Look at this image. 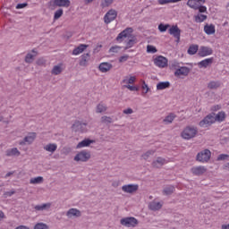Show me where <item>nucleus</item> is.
<instances>
[{"instance_id":"13d9d810","label":"nucleus","mask_w":229,"mask_h":229,"mask_svg":"<svg viewBox=\"0 0 229 229\" xmlns=\"http://www.w3.org/2000/svg\"><path fill=\"white\" fill-rule=\"evenodd\" d=\"M135 44H136V41H135V38H133V39H130L127 42L126 46H127V47H133V46H135Z\"/></svg>"},{"instance_id":"b1692460","label":"nucleus","mask_w":229,"mask_h":229,"mask_svg":"<svg viewBox=\"0 0 229 229\" xmlns=\"http://www.w3.org/2000/svg\"><path fill=\"white\" fill-rule=\"evenodd\" d=\"M154 64L157 67H167V58H155Z\"/></svg>"},{"instance_id":"c9c22d12","label":"nucleus","mask_w":229,"mask_h":229,"mask_svg":"<svg viewBox=\"0 0 229 229\" xmlns=\"http://www.w3.org/2000/svg\"><path fill=\"white\" fill-rule=\"evenodd\" d=\"M226 119V114L224 111L219 112L215 116V122L217 121L218 123H223Z\"/></svg>"},{"instance_id":"72a5a7b5","label":"nucleus","mask_w":229,"mask_h":229,"mask_svg":"<svg viewBox=\"0 0 229 229\" xmlns=\"http://www.w3.org/2000/svg\"><path fill=\"white\" fill-rule=\"evenodd\" d=\"M173 192H174V186L173 185L165 186L163 190L164 196H171Z\"/></svg>"},{"instance_id":"4468645a","label":"nucleus","mask_w":229,"mask_h":229,"mask_svg":"<svg viewBox=\"0 0 229 229\" xmlns=\"http://www.w3.org/2000/svg\"><path fill=\"white\" fill-rule=\"evenodd\" d=\"M169 161L164 157H157L156 160L152 162V167L156 169H160L163 165H165Z\"/></svg>"},{"instance_id":"c03bdc74","label":"nucleus","mask_w":229,"mask_h":229,"mask_svg":"<svg viewBox=\"0 0 229 229\" xmlns=\"http://www.w3.org/2000/svg\"><path fill=\"white\" fill-rule=\"evenodd\" d=\"M182 0H157L158 4H169V3H178Z\"/></svg>"},{"instance_id":"aec40b11","label":"nucleus","mask_w":229,"mask_h":229,"mask_svg":"<svg viewBox=\"0 0 229 229\" xmlns=\"http://www.w3.org/2000/svg\"><path fill=\"white\" fill-rule=\"evenodd\" d=\"M137 81V77L135 76H125L121 81V85H133Z\"/></svg>"},{"instance_id":"ea45409f","label":"nucleus","mask_w":229,"mask_h":229,"mask_svg":"<svg viewBox=\"0 0 229 229\" xmlns=\"http://www.w3.org/2000/svg\"><path fill=\"white\" fill-rule=\"evenodd\" d=\"M19 155H21V152L17 148H11L7 151L8 157H19Z\"/></svg>"},{"instance_id":"c85d7f7f","label":"nucleus","mask_w":229,"mask_h":229,"mask_svg":"<svg viewBox=\"0 0 229 229\" xmlns=\"http://www.w3.org/2000/svg\"><path fill=\"white\" fill-rule=\"evenodd\" d=\"M174 119H176V114H174V113H170L168 115L165 117L163 123L165 124H171L173 121H174Z\"/></svg>"},{"instance_id":"473e14b6","label":"nucleus","mask_w":229,"mask_h":229,"mask_svg":"<svg viewBox=\"0 0 229 229\" xmlns=\"http://www.w3.org/2000/svg\"><path fill=\"white\" fill-rule=\"evenodd\" d=\"M212 64V58L204 59L201 62L199 63V67L200 69H206V67H208V65H211Z\"/></svg>"},{"instance_id":"e433bc0d","label":"nucleus","mask_w":229,"mask_h":229,"mask_svg":"<svg viewBox=\"0 0 229 229\" xmlns=\"http://www.w3.org/2000/svg\"><path fill=\"white\" fill-rule=\"evenodd\" d=\"M199 51V47L198 45H191L188 48V55H196Z\"/></svg>"},{"instance_id":"bf43d9fd","label":"nucleus","mask_w":229,"mask_h":229,"mask_svg":"<svg viewBox=\"0 0 229 229\" xmlns=\"http://www.w3.org/2000/svg\"><path fill=\"white\" fill-rule=\"evenodd\" d=\"M13 194H15V191H5L4 193V198H10L11 196H13Z\"/></svg>"},{"instance_id":"7ed1b4c3","label":"nucleus","mask_w":229,"mask_h":229,"mask_svg":"<svg viewBox=\"0 0 229 229\" xmlns=\"http://www.w3.org/2000/svg\"><path fill=\"white\" fill-rule=\"evenodd\" d=\"M87 126H89V123L87 121H80L77 120L72 125V129L73 131H81V133H85L87 131Z\"/></svg>"},{"instance_id":"58836bf2","label":"nucleus","mask_w":229,"mask_h":229,"mask_svg":"<svg viewBox=\"0 0 229 229\" xmlns=\"http://www.w3.org/2000/svg\"><path fill=\"white\" fill-rule=\"evenodd\" d=\"M208 16L205 14L199 13L194 16L195 22H204V21H207Z\"/></svg>"},{"instance_id":"423d86ee","label":"nucleus","mask_w":229,"mask_h":229,"mask_svg":"<svg viewBox=\"0 0 229 229\" xmlns=\"http://www.w3.org/2000/svg\"><path fill=\"white\" fill-rule=\"evenodd\" d=\"M73 160L75 162H89L90 160V153L87 150H82L76 154Z\"/></svg>"},{"instance_id":"f03ea898","label":"nucleus","mask_w":229,"mask_h":229,"mask_svg":"<svg viewBox=\"0 0 229 229\" xmlns=\"http://www.w3.org/2000/svg\"><path fill=\"white\" fill-rule=\"evenodd\" d=\"M210 157H212V152L206 148L197 154L196 160L201 164H207L210 160Z\"/></svg>"},{"instance_id":"8fccbe9b","label":"nucleus","mask_w":229,"mask_h":229,"mask_svg":"<svg viewBox=\"0 0 229 229\" xmlns=\"http://www.w3.org/2000/svg\"><path fill=\"white\" fill-rule=\"evenodd\" d=\"M112 3H114V0H104L101 4H102L103 8H106V7L110 6V4H112Z\"/></svg>"},{"instance_id":"bb28decb","label":"nucleus","mask_w":229,"mask_h":229,"mask_svg":"<svg viewBox=\"0 0 229 229\" xmlns=\"http://www.w3.org/2000/svg\"><path fill=\"white\" fill-rule=\"evenodd\" d=\"M94 144V140H83L79 142L76 146L77 149H81V148H89V145Z\"/></svg>"},{"instance_id":"9d476101","label":"nucleus","mask_w":229,"mask_h":229,"mask_svg":"<svg viewBox=\"0 0 229 229\" xmlns=\"http://www.w3.org/2000/svg\"><path fill=\"white\" fill-rule=\"evenodd\" d=\"M131 33H133V28L131 27L126 28L122 32H120L116 37L117 42H123V39L126 38L127 37H131Z\"/></svg>"},{"instance_id":"603ef678","label":"nucleus","mask_w":229,"mask_h":229,"mask_svg":"<svg viewBox=\"0 0 229 229\" xmlns=\"http://www.w3.org/2000/svg\"><path fill=\"white\" fill-rule=\"evenodd\" d=\"M147 51L148 53H157V47H155L154 46H151V45H148Z\"/></svg>"},{"instance_id":"052dcab7","label":"nucleus","mask_w":229,"mask_h":229,"mask_svg":"<svg viewBox=\"0 0 229 229\" xmlns=\"http://www.w3.org/2000/svg\"><path fill=\"white\" fill-rule=\"evenodd\" d=\"M123 114H125V115H131V114H133V109L131 108H127V109H124L123 111Z\"/></svg>"},{"instance_id":"20e7f679","label":"nucleus","mask_w":229,"mask_h":229,"mask_svg":"<svg viewBox=\"0 0 229 229\" xmlns=\"http://www.w3.org/2000/svg\"><path fill=\"white\" fill-rule=\"evenodd\" d=\"M120 223L123 226H126L127 228H135V226L139 225V220L133 216H130L122 218Z\"/></svg>"},{"instance_id":"37998d69","label":"nucleus","mask_w":229,"mask_h":229,"mask_svg":"<svg viewBox=\"0 0 229 229\" xmlns=\"http://www.w3.org/2000/svg\"><path fill=\"white\" fill-rule=\"evenodd\" d=\"M123 89H128L131 92H138L139 88L131 85H123Z\"/></svg>"},{"instance_id":"9b49d317","label":"nucleus","mask_w":229,"mask_h":229,"mask_svg":"<svg viewBox=\"0 0 229 229\" xmlns=\"http://www.w3.org/2000/svg\"><path fill=\"white\" fill-rule=\"evenodd\" d=\"M189 72H191L189 67L182 66L174 72V76H176V78H184L185 76H189Z\"/></svg>"},{"instance_id":"69168bd1","label":"nucleus","mask_w":229,"mask_h":229,"mask_svg":"<svg viewBox=\"0 0 229 229\" xmlns=\"http://www.w3.org/2000/svg\"><path fill=\"white\" fill-rule=\"evenodd\" d=\"M112 185L113 187H119V182H114Z\"/></svg>"},{"instance_id":"3c124183","label":"nucleus","mask_w":229,"mask_h":229,"mask_svg":"<svg viewBox=\"0 0 229 229\" xmlns=\"http://www.w3.org/2000/svg\"><path fill=\"white\" fill-rule=\"evenodd\" d=\"M120 50H121V47H119V46H114V47H112L109 49V53H119Z\"/></svg>"},{"instance_id":"ddd939ff","label":"nucleus","mask_w":229,"mask_h":229,"mask_svg":"<svg viewBox=\"0 0 229 229\" xmlns=\"http://www.w3.org/2000/svg\"><path fill=\"white\" fill-rule=\"evenodd\" d=\"M191 171L192 174H194V176H202V174H205V173H207V167L203 165L194 166L191 168Z\"/></svg>"},{"instance_id":"f8f14e48","label":"nucleus","mask_w":229,"mask_h":229,"mask_svg":"<svg viewBox=\"0 0 229 229\" xmlns=\"http://www.w3.org/2000/svg\"><path fill=\"white\" fill-rule=\"evenodd\" d=\"M122 191L126 194H133V192L139 191V184H125L122 186Z\"/></svg>"},{"instance_id":"412c9836","label":"nucleus","mask_w":229,"mask_h":229,"mask_svg":"<svg viewBox=\"0 0 229 229\" xmlns=\"http://www.w3.org/2000/svg\"><path fill=\"white\" fill-rule=\"evenodd\" d=\"M164 203L162 202H158L157 200H152L149 204H148V208L149 210H160V208H162Z\"/></svg>"},{"instance_id":"39448f33","label":"nucleus","mask_w":229,"mask_h":229,"mask_svg":"<svg viewBox=\"0 0 229 229\" xmlns=\"http://www.w3.org/2000/svg\"><path fill=\"white\" fill-rule=\"evenodd\" d=\"M35 139H37V132H29L23 140L19 141V144L20 146H26L27 144L30 146L35 142Z\"/></svg>"},{"instance_id":"de8ad7c7","label":"nucleus","mask_w":229,"mask_h":229,"mask_svg":"<svg viewBox=\"0 0 229 229\" xmlns=\"http://www.w3.org/2000/svg\"><path fill=\"white\" fill-rule=\"evenodd\" d=\"M142 83L141 89L143 90V94H148V92H149V87L147 85L146 81H142Z\"/></svg>"},{"instance_id":"0eeeda50","label":"nucleus","mask_w":229,"mask_h":229,"mask_svg":"<svg viewBox=\"0 0 229 229\" xmlns=\"http://www.w3.org/2000/svg\"><path fill=\"white\" fill-rule=\"evenodd\" d=\"M117 19V11L115 9L109 10L104 16V22L105 24H110L113 21Z\"/></svg>"},{"instance_id":"5701e85b","label":"nucleus","mask_w":229,"mask_h":229,"mask_svg":"<svg viewBox=\"0 0 229 229\" xmlns=\"http://www.w3.org/2000/svg\"><path fill=\"white\" fill-rule=\"evenodd\" d=\"M114 67L110 63H101L98 66L100 72H108Z\"/></svg>"},{"instance_id":"864d4df0","label":"nucleus","mask_w":229,"mask_h":229,"mask_svg":"<svg viewBox=\"0 0 229 229\" xmlns=\"http://www.w3.org/2000/svg\"><path fill=\"white\" fill-rule=\"evenodd\" d=\"M226 158H229V156L226 154H221L217 157L216 160L220 162L221 160H226Z\"/></svg>"},{"instance_id":"79ce46f5","label":"nucleus","mask_w":229,"mask_h":229,"mask_svg":"<svg viewBox=\"0 0 229 229\" xmlns=\"http://www.w3.org/2000/svg\"><path fill=\"white\" fill-rule=\"evenodd\" d=\"M37 55H38V52L34 48L26 55L25 58H35Z\"/></svg>"},{"instance_id":"dca6fc26","label":"nucleus","mask_w":229,"mask_h":229,"mask_svg":"<svg viewBox=\"0 0 229 229\" xmlns=\"http://www.w3.org/2000/svg\"><path fill=\"white\" fill-rule=\"evenodd\" d=\"M212 53H214V51L212 50L211 47H200L199 48L198 55H199V56L205 57V56H208V55H212Z\"/></svg>"},{"instance_id":"4be33fe9","label":"nucleus","mask_w":229,"mask_h":229,"mask_svg":"<svg viewBox=\"0 0 229 229\" xmlns=\"http://www.w3.org/2000/svg\"><path fill=\"white\" fill-rule=\"evenodd\" d=\"M43 149L53 155L58 149V145L56 143H48L43 147Z\"/></svg>"},{"instance_id":"5fc2aeb1","label":"nucleus","mask_w":229,"mask_h":229,"mask_svg":"<svg viewBox=\"0 0 229 229\" xmlns=\"http://www.w3.org/2000/svg\"><path fill=\"white\" fill-rule=\"evenodd\" d=\"M80 65L81 66V67H87V65H88V64H89V60L88 59H81L80 60Z\"/></svg>"},{"instance_id":"6e6552de","label":"nucleus","mask_w":229,"mask_h":229,"mask_svg":"<svg viewBox=\"0 0 229 229\" xmlns=\"http://www.w3.org/2000/svg\"><path fill=\"white\" fill-rule=\"evenodd\" d=\"M169 35H172L175 38L176 42H180V37L182 35V30L178 28V25H174L168 30Z\"/></svg>"},{"instance_id":"a878e982","label":"nucleus","mask_w":229,"mask_h":229,"mask_svg":"<svg viewBox=\"0 0 229 229\" xmlns=\"http://www.w3.org/2000/svg\"><path fill=\"white\" fill-rule=\"evenodd\" d=\"M87 47H89V45L81 44L73 49L72 55H81V53H83V51H85Z\"/></svg>"},{"instance_id":"338daca9","label":"nucleus","mask_w":229,"mask_h":229,"mask_svg":"<svg viewBox=\"0 0 229 229\" xmlns=\"http://www.w3.org/2000/svg\"><path fill=\"white\" fill-rule=\"evenodd\" d=\"M12 174H13V172H9L5 174V178H8L10 176H12Z\"/></svg>"},{"instance_id":"c756f323","label":"nucleus","mask_w":229,"mask_h":229,"mask_svg":"<svg viewBox=\"0 0 229 229\" xmlns=\"http://www.w3.org/2000/svg\"><path fill=\"white\" fill-rule=\"evenodd\" d=\"M35 210L42 211V210H49L51 208V202H47L41 205H37L34 207Z\"/></svg>"},{"instance_id":"f257e3e1","label":"nucleus","mask_w":229,"mask_h":229,"mask_svg":"<svg viewBox=\"0 0 229 229\" xmlns=\"http://www.w3.org/2000/svg\"><path fill=\"white\" fill-rule=\"evenodd\" d=\"M198 135V127L194 126H186L181 133V137L184 139V140H191V139H194Z\"/></svg>"},{"instance_id":"2f4dec72","label":"nucleus","mask_w":229,"mask_h":229,"mask_svg":"<svg viewBox=\"0 0 229 229\" xmlns=\"http://www.w3.org/2000/svg\"><path fill=\"white\" fill-rule=\"evenodd\" d=\"M30 185H38L40 183H44V177L38 176V177L31 178L30 180Z\"/></svg>"},{"instance_id":"cd10ccee","label":"nucleus","mask_w":229,"mask_h":229,"mask_svg":"<svg viewBox=\"0 0 229 229\" xmlns=\"http://www.w3.org/2000/svg\"><path fill=\"white\" fill-rule=\"evenodd\" d=\"M204 31L206 35H214L216 33V26L214 24H206L204 26Z\"/></svg>"},{"instance_id":"a18cd8bd","label":"nucleus","mask_w":229,"mask_h":229,"mask_svg":"<svg viewBox=\"0 0 229 229\" xmlns=\"http://www.w3.org/2000/svg\"><path fill=\"white\" fill-rule=\"evenodd\" d=\"M34 229H49V227L44 223H38L35 225Z\"/></svg>"},{"instance_id":"6ab92c4d","label":"nucleus","mask_w":229,"mask_h":229,"mask_svg":"<svg viewBox=\"0 0 229 229\" xmlns=\"http://www.w3.org/2000/svg\"><path fill=\"white\" fill-rule=\"evenodd\" d=\"M64 69H65L64 64H58L53 67L51 73L54 74V76H58V74H62V72H64Z\"/></svg>"},{"instance_id":"7c9ffc66","label":"nucleus","mask_w":229,"mask_h":229,"mask_svg":"<svg viewBox=\"0 0 229 229\" xmlns=\"http://www.w3.org/2000/svg\"><path fill=\"white\" fill-rule=\"evenodd\" d=\"M106 110H108V107L106 104H103V102H100L96 107L97 114H103V112H106Z\"/></svg>"},{"instance_id":"4c0bfd02","label":"nucleus","mask_w":229,"mask_h":229,"mask_svg":"<svg viewBox=\"0 0 229 229\" xmlns=\"http://www.w3.org/2000/svg\"><path fill=\"white\" fill-rule=\"evenodd\" d=\"M157 152V150L155 149H150L147 152H145L141 157L143 160H148L150 158V157H153V155H155V153Z\"/></svg>"},{"instance_id":"6e6d98bb","label":"nucleus","mask_w":229,"mask_h":229,"mask_svg":"<svg viewBox=\"0 0 229 229\" xmlns=\"http://www.w3.org/2000/svg\"><path fill=\"white\" fill-rule=\"evenodd\" d=\"M102 123H112V117L110 116H102L101 117Z\"/></svg>"},{"instance_id":"774afa93","label":"nucleus","mask_w":229,"mask_h":229,"mask_svg":"<svg viewBox=\"0 0 229 229\" xmlns=\"http://www.w3.org/2000/svg\"><path fill=\"white\" fill-rule=\"evenodd\" d=\"M222 229H229V224L228 225H223Z\"/></svg>"},{"instance_id":"4d7b16f0","label":"nucleus","mask_w":229,"mask_h":229,"mask_svg":"<svg viewBox=\"0 0 229 229\" xmlns=\"http://www.w3.org/2000/svg\"><path fill=\"white\" fill-rule=\"evenodd\" d=\"M197 10H199V13H207V6L200 4Z\"/></svg>"},{"instance_id":"393cba45","label":"nucleus","mask_w":229,"mask_h":229,"mask_svg":"<svg viewBox=\"0 0 229 229\" xmlns=\"http://www.w3.org/2000/svg\"><path fill=\"white\" fill-rule=\"evenodd\" d=\"M221 81H211L208 83V89L209 90H217V89L221 88Z\"/></svg>"},{"instance_id":"0e129e2a","label":"nucleus","mask_w":229,"mask_h":229,"mask_svg":"<svg viewBox=\"0 0 229 229\" xmlns=\"http://www.w3.org/2000/svg\"><path fill=\"white\" fill-rule=\"evenodd\" d=\"M1 219H4V213L2 210H0V221Z\"/></svg>"},{"instance_id":"f3484780","label":"nucleus","mask_w":229,"mask_h":229,"mask_svg":"<svg viewBox=\"0 0 229 229\" xmlns=\"http://www.w3.org/2000/svg\"><path fill=\"white\" fill-rule=\"evenodd\" d=\"M53 4L59 8H69L71 6V0H53Z\"/></svg>"},{"instance_id":"e2e57ef3","label":"nucleus","mask_w":229,"mask_h":229,"mask_svg":"<svg viewBox=\"0 0 229 229\" xmlns=\"http://www.w3.org/2000/svg\"><path fill=\"white\" fill-rule=\"evenodd\" d=\"M217 110H221V106L216 105V106H213L211 107V111H212V112H217Z\"/></svg>"},{"instance_id":"1a4fd4ad","label":"nucleus","mask_w":229,"mask_h":229,"mask_svg":"<svg viewBox=\"0 0 229 229\" xmlns=\"http://www.w3.org/2000/svg\"><path fill=\"white\" fill-rule=\"evenodd\" d=\"M216 123V118L213 114H208L202 121L199 122V126L201 128H207L208 126H211V124H214Z\"/></svg>"},{"instance_id":"09e8293b","label":"nucleus","mask_w":229,"mask_h":229,"mask_svg":"<svg viewBox=\"0 0 229 229\" xmlns=\"http://www.w3.org/2000/svg\"><path fill=\"white\" fill-rule=\"evenodd\" d=\"M169 66L171 67V69H175V71L177 69H180V64H178V62H176V61L171 62L169 64Z\"/></svg>"},{"instance_id":"2eb2a0df","label":"nucleus","mask_w":229,"mask_h":229,"mask_svg":"<svg viewBox=\"0 0 229 229\" xmlns=\"http://www.w3.org/2000/svg\"><path fill=\"white\" fill-rule=\"evenodd\" d=\"M205 0H188L187 6H190L192 10H198L200 4H205Z\"/></svg>"},{"instance_id":"a19ab883","label":"nucleus","mask_w":229,"mask_h":229,"mask_svg":"<svg viewBox=\"0 0 229 229\" xmlns=\"http://www.w3.org/2000/svg\"><path fill=\"white\" fill-rule=\"evenodd\" d=\"M62 15H64V9L60 8L56 10L54 13V21H58Z\"/></svg>"},{"instance_id":"49530a36","label":"nucleus","mask_w":229,"mask_h":229,"mask_svg":"<svg viewBox=\"0 0 229 229\" xmlns=\"http://www.w3.org/2000/svg\"><path fill=\"white\" fill-rule=\"evenodd\" d=\"M169 24L164 25V23H161L158 25V30L161 31V33H164L165 31H167V28H169Z\"/></svg>"},{"instance_id":"680f3d73","label":"nucleus","mask_w":229,"mask_h":229,"mask_svg":"<svg viewBox=\"0 0 229 229\" xmlns=\"http://www.w3.org/2000/svg\"><path fill=\"white\" fill-rule=\"evenodd\" d=\"M26 6H28V3H23V4H18L16 5V10H21L22 8H26Z\"/></svg>"},{"instance_id":"a211bd4d","label":"nucleus","mask_w":229,"mask_h":229,"mask_svg":"<svg viewBox=\"0 0 229 229\" xmlns=\"http://www.w3.org/2000/svg\"><path fill=\"white\" fill-rule=\"evenodd\" d=\"M66 216L69 219H72V217H81V211L78 208H72L66 212Z\"/></svg>"},{"instance_id":"f704fd0d","label":"nucleus","mask_w":229,"mask_h":229,"mask_svg":"<svg viewBox=\"0 0 229 229\" xmlns=\"http://www.w3.org/2000/svg\"><path fill=\"white\" fill-rule=\"evenodd\" d=\"M171 83L169 81L159 82L157 84V90H165V89H169Z\"/></svg>"}]
</instances>
